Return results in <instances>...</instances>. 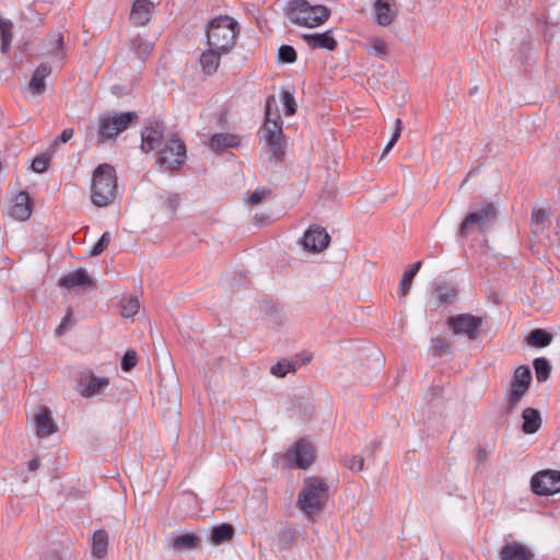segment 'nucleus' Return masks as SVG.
Listing matches in <instances>:
<instances>
[{"label":"nucleus","instance_id":"obj_27","mask_svg":"<svg viewBox=\"0 0 560 560\" xmlns=\"http://www.w3.org/2000/svg\"><path fill=\"white\" fill-rule=\"evenodd\" d=\"M109 381L107 377H98L91 370L84 369L80 373L79 385H108Z\"/></svg>","mask_w":560,"mask_h":560},{"label":"nucleus","instance_id":"obj_14","mask_svg":"<svg viewBox=\"0 0 560 560\" xmlns=\"http://www.w3.org/2000/svg\"><path fill=\"white\" fill-rule=\"evenodd\" d=\"M11 215L20 221L27 220L32 214V207L30 202V196L25 191H20L13 199L11 209Z\"/></svg>","mask_w":560,"mask_h":560},{"label":"nucleus","instance_id":"obj_13","mask_svg":"<svg viewBox=\"0 0 560 560\" xmlns=\"http://www.w3.org/2000/svg\"><path fill=\"white\" fill-rule=\"evenodd\" d=\"M302 38L313 49L335 50L338 46L331 31L316 34H303Z\"/></svg>","mask_w":560,"mask_h":560},{"label":"nucleus","instance_id":"obj_37","mask_svg":"<svg viewBox=\"0 0 560 560\" xmlns=\"http://www.w3.org/2000/svg\"><path fill=\"white\" fill-rule=\"evenodd\" d=\"M395 124H396L395 131L393 132L389 141L385 145V148H384V150L382 152V156L386 155L392 150V148L396 144V142L398 141V139L400 137V133H401V120L399 118H397Z\"/></svg>","mask_w":560,"mask_h":560},{"label":"nucleus","instance_id":"obj_31","mask_svg":"<svg viewBox=\"0 0 560 560\" xmlns=\"http://www.w3.org/2000/svg\"><path fill=\"white\" fill-rule=\"evenodd\" d=\"M139 300L131 296L121 304L120 314L125 318H132L139 312Z\"/></svg>","mask_w":560,"mask_h":560},{"label":"nucleus","instance_id":"obj_44","mask_svg":"<svg viewBox=\"0 0 560 560\" xmlns=\"http://www.w3.org/2000/svg\"><path fill=\"white\" fill-rule=\"evenodd\" d=\"M421 268V261H416L413 265H411V267L406 270V272L408 275H411L413 278L416 277V275L418 273V271L420 270Z\"/></svg>","mask_w":560,"mask_h":560},{"label":"nucleus","instance_id":"obj_11","mask_svg":"<svg viewBox=\"0 0 560 560\" xmlns=\"http://www.w3.org/2000/svg\"><path fill=\"white\" fill-rule=\"evenodd\" d=\"M59 285L65 289L74 288H92L94 285L93 279L83 268H78L63 275L59 280Z\"/></svg>","mask_w":560,"mask_h":560},{"label":"nucleus","instance_id":"obj_1","mask_svg":"<svg viewBox=\"0 0 560 560\" xmlns=\"http://www.w3.org/2000/svg\"><path fill=\"white\" fill-rule=\"evenodd\" d=\"M117 176L115 168L107 164L98 165L94 173L91 187V201L96 207H106L116 196Z\"/></svg>","mask_w":560,"mask_h":560},{"label":"nucleus","instance_id":"obj_12","mask_svg":"<svg viewBox=\"0 0 560 560\" xmlns=\"http://www.w3.org/2000/svg\"><path fill=\"white\" fill-rule=\"evenodd\" d=\"M394 0H375L373 3L374 20L381 26H388L397 15Z\"/></svg>","mask_w":560,"mask_h":560},{"label":"nucleus","instance_id":"obj_46","mask_svg":"<svg viewBox=\"0 0 560 560\" xmlns=\"http://www.w3.org/2000/svg\"><path fill=\"white\" fill-rule=\"evenodd\" d=\"M375 352L380 358L382 357L378 350H376Z\"/></svg>","mask_w":560,"mask_h":560},{"label":"nucleus","instance_id":"obj_45","mask_svg":"<svg viewBox=\"0 0 560 560\" xmlns=\"http://www.w3.org/2000/svg\"><path fill=\"white\" fill-rule=\"evenodd\" d=\"M255 220H256L258 223H261V222H262V219H258V215H255Z\"/></svg>","mask_w":560,"mask_h":560},{"label":"nucleus","instance_id":"obj_19","mask_svg":"<svg viewBox=\"0 0 560 560\" xmlns=\"http://www.w3.org/2000/svg\"><path fill=\"white\" fill-rule=\"evenodd\" d=\"M264 137H278L282 133V120L278 113H276L275 119L271 118L269 106L266 112V121L262 128Z\"/></svg>","mask_w":560,"mask_h":560},{"label":"nucleus","instance_id":"obj_40","mask_svg":"<svg viewBox=\"0 0 560 560\" xmlns=\"http://www.w3.org/2000/svg\"><path fill=\"white\" fill-rule=\"evenodd\" d=\"M412 281L413 277L405 271L398 285V294L400 298H405L408 294Z\"/></svg>","mask_w":560,"mask_h":560},{"label":"nucleus","instance_id":"obj_23","mask_svg":"<svg viewBox=\"0 0 560 560\" xmlns=\"http://www.w3.org/2000/svg\"><path fill=\"white\" fill-rule=\"evenodd\" d=\"M12 28L13 24L11 21L0 19L1 51L3 54H7L11 46L13 39Z\"/></svg>","mask_w":560,"mask_h":560},{"label":"nucleus","instance_id":"obj_33","mask_svg":"<svg viewBox=\"0 0 560 560\" xmlns=\"http://www.w3.org/2000/svg\"><path fill=\"white\" fill-rule=\"evenodd\" d=\"M50 162V155L48 153H42L35 156L32 161L31 167L35 173H44Z\"/></svg>","mask_w":560,"mask_h":560},{"label":"nucleus","instance_id":"obj_8","mask_svg":"<svg viewBox=\"0 0 560 560\" xmlns=\"http://www.w3.org/2000/svg\"><path fill=\"white\" fill-rule=\"evenodd\" d=\"M165 125L160 120L148 121L141 130V150L149 153L165 143Z\"/></svg>","mask_w":560,"mask_h":560},{"label":"nucleus","instance_id":"obj_25","mask_svg":"<svg viewBox=\"0 0 560 560\" xmlns=\"http://www.w3.org/2000/svg\"><path fill=\"white\" fill-rule=\"evenodd\" d=\"M159 202L166 207L172 214H174L179 207L180 197L178 194H171L167 191H162L158 195Z\"/></svg>","mask_w":560,"mask_h":560},{"label":"nucleus","instance_id":"obj_39","mask_svg":"<svg viewBox=\"0 0 560 560\" xmlns=\"http://www.w3.org/2000/svg\"><path fill=\"white\" fill-rule=\"evenodd\" d=\"M110 242V234L105 232L101 238L96 242L91 250L92 256H98L103 253V250L108 246Z\"/></svg>","mask_w":560,"mask_h":560},{"label":"nucleus","instance_id":"obj_15","mask_svg":"<svg viewBox=\"0 0 560 560\" xmlns=\"http://www.w3.org/2000/svg\"><path fill=\"white\" fill-rule=\"evenodd\" d=\"M223 55H225V52H221L220 50L208 46L199 58L202 72L207 75L215 73Z\"/></svg>","mask_w":560,"mask_h":560},{"label":"nucleus","instance_id":"obj_2","mask_svg":"<svg viewBox=\"0 0 560 560\" xmlns=\"http://www.w3.org/2000/svg\"><path fill=\"white\" fill-rule=\"evenodd\" d=\"M287 16L293 24L312 28L324 24L330 16V10L307 0H290Z\"/></svg>","mask_w":560,"mask_h":560},{"label":"nucleus","instance_id":"obj_7","mask_svg":"<svg viewBox=\"0 0 560 560\" xmlns=\"http://www.w3.org/2000/svg\"><path fill=\"white\" fill-rule=\"evenodd\" d=\"M482 322L483 319L480 316L459 314L448 317L447 325L455 335H463L470 340H475L479 335Z\"/></svg>","mask_w":560,"mask_h":560},{"label":"nucleus","instance_id":"obj_32","mask_svg":"<svg viewBox=\"0 0 560 560\" xmlns=\"http://www.w3.org/2000/svg\"><path fill=\"white\" fill-rule=\"evenodd\" d=\"M451 349V342L444 337H436L432 339V354L434 357H442L447 354Z\"/></svg>","mask_w":560,"mask_h":560},{"label":"nucleus","instance_id":"obj_9","mask_svg":"<svg viewBox=\"0 0 560 560\" xmlns=\"http://www.w3.org/2000/svg\"><path fill=\"white\" fill-rule=\"evenodd\" d=\"M330 236L327 231L317 225H311L304 233L302 244L308 252L318 253L329 245Z\"/></svg>","mask_w":560,"mask_h":560},{"label":"nucleus","instance_id":"obj_5","mask_svg":"<svg viewBox=\"0 0 560 560\" xmlns=\"http://www.w3.org/2000/svg\"><path fill=\"white\" fill-rule=\"evenodd\" d=\"M497 218V209L492 202L483 205L480 209L470 212L460 223L458 235L466 237L474 230H483L490 226Z\"/></svg>","mask_w":560,"mask_h":560},{"label":"nucleus","instance_id":"obj_16","mask_svg":"<svg viewBox=\"0 0 560 560\" xmlns=\"http://www.w3.org/2000/svg\"><path fill=\"white\" fill-rule=\"evenodd\" d=\"M51 73V67L48 63H40L34 71L30 81V91L33 94H43L46 84L45 79Z\"/></svg>","mask_w":560,"mask_h":560},{"label":"nucleus","instance_id":"obj_42","mask_svg":"<svg viewBox=\"0 0 560 560\" xmlns=\"http://www.w3.org/2000/svg\"><path fill=\"white\" fill-rule=\"evenodd\" d=\"M73 133H74V130L72 128H67V129L62 130V132L59 137V141L62 143L68 142L73 137ZM57 145H58V139L52 142L51 149H54Z\"/></svg>","mask_w":560,"mask_h":560},{"label":"nucleus","instance_id":"obj_36","mask_svg":"<svg viewBox=\"0 0 560 560\" xmlns=\"http://www.w3.org/2000/svg\"><path fill=\"white\" fill-rule=\"evenodd\" d=\"M138 354L135 350H127L121 360V369L124 371H130L137 365Z\"/></svg>","mask_w":560,"mask_h":560},{"label":"nucleus","instance_id":"obj_18","mask_svg":"<svg viewBox=\"0 0 560 560\" xmlns=\"http://www.w3.org/2000/svg\"><path fill=\"white\" fill-rule=\"evenodd\" d=\"M240 138L235 135L215 133L210 139V148L213 151H221L225 148H235L240 144Z\"/></svg>","mask_w":560,"mask_h":560},{"label":"nucleus","instance_id":"obj_28","mask_svg":"<svg viewBox=\"0 0 560 560\" xmlns=\"http://www.w3.org/2000/svg\"><path fill=\"white\" fill-rule=\"evenodd\" d=\"M294 371H295V364L288 359H283L279 362H277L270 369V373L277 377H283L289 372H294Z\"/></svg>","mask_w":560,"mask_h":560},{"label":"nucleus","instance_id":"obj_30","mask_svg":"<svg viewBox=\"0 0 560 560\" xmlns=\"http://www.w3.org/2000/svg\"><path fill=\"white\" fill-rule=\"evenodd\" d=\"M131 47L139 58L144 59L151 52L153 45L148 40L137 37L131 40Z\"/></svg>","mask_w":560,"mask_h":560},{"label":"nucleus","instance_id":"obj_43","mask_svg":"<svg viewBox=\"0 0 560 560\" xmlns=\"http://www.w3.org/2000/svg\"><path fill=\"white\" fill-rule=\"evenodd\" d=\"M71 311H68L67 315L62 318L60 325L56 328V335L60 336L63 334L67 323L70 319Z\"/></svg>","mask_w":560,"mask_h":560},{"label":"nucleus","instance_id":"obj_17","mask_svg":"<svg viewBox=\"0 0 560 560\" xmlns=\"http://www.w3.org/2000/svg\"><path fill=\"white\" fill-rule=\"evenodd\" d=\"M550 224V213L547 209H534L532 213L530 229L535 235L541 234Z\"/></svg>","mask_w":560,"mask_h":560},{"label":"nucleus","instance_id":"obj_29","mask_svg":"<svg viewBox=\"0 0 560 560\" xmlns=\"http://www.w3.org/2000/svg\"><path fill=\"white\" fill-rule=\"evenodd\" d=\"M368 51L371 55L377 56L380 58H385L387 55V44L381 38L371 37L369 39Z\"/></svg>","mask_w":560,"mask_h":560},{"label":"nucleus","instance_id":"obj_34","mask_svg":"<svg viewBox=\"0 0 560 560\" xmlns=\"http://www.w3.org/2000/svg\"><path fill=\"white\" fill-rule=\"evenodd\" d=\"M278 58L284 63H292L296 60V51L290 45H282L278 49Z\"/></svg>","mask_w":560,"mask_h":560},{"label":"nucleus","instance_id":"obj_26","mask_svg":"<svg viewBox=\"0 0 560 560\" xmlns=\"http://www.w3.org/2000/svg\"><path fill=\"white\" fill-rule=\"evenodd\" d=\"M532 371L527 365H520L515 369L510 385H530Z\"/></svg>","mask_w":560,"mask_h":560},{"label":"nucleus","instance_id":"obj_20","mask_svg":"<svg viewBox=\"0 0 560 560\" xmlns=\"http://www.w3.org/2000/svg\"><path fill=\"white\" fill-rule=\"evenodd\" d=\"M46 51L60 60L65 58L63 36L60 33H54L47 36Z\"/></svg>","mask_w":560,"mask_h":560},{"label":"nucleus","instance_id":"obj_24","mask_svg":"<svg viewBox=\"0 0 560 560\" xmlns=\"http://www.w3.org/2000/svg\"><path fill=\"white\" fill-rule=\"evenodd\" d=\"M534 370H535L537 382L544 383L550 376L551 365L546 358L540 357V358H536L534 360Z\"/></svg>","mask_w":560,"mask_h":560},{"label":"nucleus","instance_id":"obj_41","mask_svg":"<svg viewBox=\"0 0 560 560\" xmlns=\"http://www.w3.org/2000/svg\"><path fill=\"white\" fill-rule=\"evenodd\" d=\"M438 298L441 302H447L451 298L455 295L454 290L448 288L447 285H441L438 288Z\"/></svg>","mask_w":560,"mask_h":560},{"label":"nucleus","instance_id":"obj_6","mask_svg":"<svg viewBox=\"0 0 560 560\" xmlns=\"http://www.w3.org/2000/svg\"><path fill=\"white\" fill-rule=\"evenodd\" d=\"M136 118L137 114L135 112L115 114L103 118L100 122V138L103 141L114 139L118 133L126 130Z\"/></svg>","mask_w":560,"mask_h":560},{"label":"nucleus","instance_id":"obj_22","mask_svg":"<svg viewBox=\"0 0 560 560\" xmlns=\"http://www.w3.org/2000/svg\"><path fill=\"white\" fill-rule=\"evenodd\" d=\"M551 340L552 335L540 328L532 330L526 338L528 345L538 348L547 347Z\"/></svg>","mask_w":560,"mask_h":560},{"label":"nucleus","instance_id":"obj_21","mask_svg":"<svg viewBox=\"0 0 560 560\" xmlns=\"http://www.w3.org/2000/svg\"><path fill=\"white\" fill-rule=\"evenodd\" d=\"M265 142L277 161H281L285 154V141L283 135L278 137H264Z\"/></svg>","mask_w":560,"mask_h":560},{"label":"nucleus","instance_id":"obj_3","mask_svg":"<svg viewBox=\"0 0 560 560\" xmlns=\"http://www.w3.org/2000/svg\"><path fill=\"white\" fill-rule=\"evenodd\" d=\"M237 33V22L229 15H220L209 22L207 44L228 54L234 47Z\"/></svg>","mask_w":560,"mask_h":560},{"label":"nucleus","instance_id":"obj_4","mask_svg":"<svg viewBox=\"0 0 560 560\" xmlns=\"http://www.w3.org/2000/svg\"><path fill=\"white\" fill-rule=\"evenodd\" d=\"M186 155V145L175 133L166 137L163 148H161L158 158V164L164 170L178 168Z\"/></svg>","mask_w":560,"mask_h":560},{"label":"nucleus","instance_id":"obj_10","mask_svg":"<svg viewBox=\"0 0 560 560\" xmlns=\"http://www.w3.org/2000/svg\"><path fill=\"white\" fill-rule=\"evenodd\" d=\"M155 8L156 4L151 0H135L131 7L130 21L137 26H144L150 22Z\"/></svg>","mask_w":560,"mask_h":560},{"label":"nucleus","instance_id":"obj_35","mask_svg":"<svg viewBox=\"0 0 560 560\" xmlns=\"http://www.w3.org/2000/svg\"><path fill=\"white\" fill-rule=\"evenodd\" d=\"M284 114L287 116L294 115L296 112V103L292 93L284 91L282 94Z\"/></svg>","mask_w":560,"mask_h":560},{"label":"nucleus","instance_id":"obj_38","mask_svg":"<svg viewBox=\"0 0 560 560\" xmlns=\"http://www.w3.org/2000/svg\"><path fill=\"white\" fill-rule=\"evenodd\" d=\"M271 190L267 187H258L255 189V191L250 195L249 202L252 205H259L268 196H270Z\"/></svg>","mask_w":560,"mask_h":560}]
</instances>
